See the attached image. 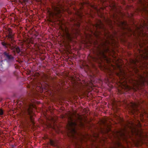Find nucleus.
I'll return each instance as SVG.
<instances>
[{
    "mask_svg": "<svg viewBox=\"0 0 148 148\" xmlns=\"http://www.w3.org/2000/svg\"><path fill=\"white\" fill-rule=\"evenodd\" d=\"M111 68H110L108 70V72L109 73V75H110V78L112 77V76H111V75H113V73H114V71L112 69L114 70L115 69V66L113 65H112L111 67Z\"/></svg>",
    "mask_w": 148,
    "mask_h": 148,
    "instance_id": "nucleus-13",
    "label": "nucleus"
},
{
    "mask_svg": "<svg viewBox=\"0 0 148 148\" xmlns=\"http://www.w3.org/2000/svg\"><path fill=\"white\" fill-rule=\"evenodd\" d=\"M116 16H115V15H114V16H113V18H114V22H115V21H116Z\"/></svg>",
    "mask_w": 148,
    "mask_h": 148,
    "instance_id": "nucleus-25",
    "label": "nucleus"
},
{
    "mask_svg": "<svg viewBox=\"0 0 148 148\" xmlns=\"http://www.w3.org/2000/svg\"><path fill=\"white\" fill-rule=\"evenodd\" d=\"M110 6L111 8V9L112 10L115 11L116 10L115 4L114 2H112L111 3H110Z\"/></svg>",
    "mask_w": 148,
    "mask_h": 148,
    "instance_id": "nucleus-14",
    "label": "nucleus"
},
{
    "mask_svg": "<svg viewBox=\"0 0 148 148\" xmlns=\"http://www.w3.org/2000/svg\"><path fill=\"white\" fill-rule=\"evenodd\" d=\"M50 144L51 145H53V146L54 145V142L53 140H50Z\"/></svg>",
    "mask_w": 148,
    "mask_h": 148,
    "instance_id": "nucleus-20",
    "label": "nucleus"
},
{
    "mask_svg": "<svg viewBox=\"0 0 148 148\" xmlns=\"http://www.w3.org/2000/svg\"><path fill=\"white\" fill-rule=\"evenodd\" d=\"M140 3L143 6L144 11L148 10V0H140ZM117 25L123 29L127 30L128 32L132 33L134 35L137 34L139 37H141V39L139 42V45L141 49L147 48L146 44L148 43V34L145 33L140 27H137L134 32H133L132 30L128 27L127 23L125 21L118 22Z\"/></svg>",
    "mask_w": 148,
    "mask_h": 148,
    "instance_id": "nucleus-3",
    "label": "nucleus"
},
{
    "mask_svg": "<svg viewBox=\"0 0 148 148\" xmlns=\"http://www.w3.org/2000/svg\"><path fill=\"white\" fill-rule=\"evenodd\" d=\"M128 126L130 127L131 131L130 133H128L125 128L121 129L119 131L112 132L113 137L119 140L116 143V147L119 148H127L122 145L120 141L122 140L127 143H128L127 140L128 138H131L132 136L134 137H138L142 140L144 139L145 135L143 131L137 128V127H141V125L139 121L138 122L137 126H135L134 123H132L130 126L129 125Z\"/></svg>",
    "mask_w": 148,
    "mask_h": 148,
    "instance_id": "nucleus-1",
    "label": "nucleus"
},
{
    "mask_svg": "<svg viewBox=\"0 0 148 148\" xmlns=\"http://www.w3.org/2000/svg\"><path fill=\"white\" fill-rule=\"evenodd\" d=\"M138 105L139 103H136L132 102L130 103L128 105L129 112L132 114H138L140 112L137 108Z\"/></svg>",
    "mask_w": 148,
    "mask_h": 148,
    "instance_id": "nucleus-8",
    "label": "nucleus"
},
{
    "mask_svg": "<svg viewBox=\"0 0 148 148\" xmlns=\"http://www.w3.org/2000/svg\"><path fill=\"white\" fill-rule=\"evenodd\" d=\"M59 22L60 25V28L61 29L60 34L68 40L71 41L73 38L75 37L77 35L79 34L80 31L79 28L80 25L79 22H75L74 26L73 28V31L71 34L69 33L68 28L65 26H63V22L60 20H59Z\"/></svg>",
    "mask_w": 148,
    "mask_h": 148,
    "instance_id": "nucleus-5",
    "label": "nucleus"
},
{
    "mask_svg": "<svg viewBox=\"0 0 148 148\" xmlns=\"http://www.w3.org/2000/svg\"><path fill=\"white\" fill-rule=\"evenodd\" d=\"M143 26H146V25L145 24V23H144V24L143 25Z\"/></svg>",
    "mask_w": 148,
    "mask_h": 148,
    "instance_id": "nucleus-28",
    "label": "nucleus"
},
{
    "mask_svg": "<svg viewBox=\"0 0 148 148\" xmlns=\"http://www.w3.org/2000/svg\"><path fill=\"white\" fill-rule=\"evenodd\" d=\"M93 27H95L96 29L97 28L103 29H104V26L103 23L100 20H99L97 23H96L95 25ZM92 34H93L97 38H98L101 34V33L96 30L95 32H94L92 30H90Z\"/></svg>",
    "mask_w": 148,
    "mask_h": 148,
    "instance_id": "nucleus-7",
    "label": "nucleus"
},
{
    "mask_svg": "<svg viewBox=\"0 0 148 148\" xmlns=\"http://www.w3.org/2000/svg\"><path fill=\"white\" fill-rule=\"evenodd\" d=\"M145 115H147V113L145 112H144L143 114H140V117H141V120L142 117L143 116H145Z\"/></svg>",
    "mask_w": 148,
    "mask_h": 148,
    "instance_id": "nucleus-18",
    "label": "nucleus"
},
{
    "mask_svg": "<svg viewBox=\"0 0 148 148\" xmlns=\"http://www.w3.org/2000/svg\"><path fill=\"white\" fill-rule=\"evenodd\" d=\"M49 21H50L51 22H52V19H51V18H50Z\"/></svg>",
    "mask_w": 148,
    "mask_h": 148,
    "instance_id": "nucleus-27",
    "label": "nucleus"
},
{
    "mask_svg": "<svg viewBox=\"0 0 148 148\" xmlns=\"http://www.w3.org/2000/svg\"><path fill=\"white\" fill-rule=\"evenodd\" d=\"M53 11H51L50 9H48V12L50 18L54 19L56 18H60L61 16V14L62 12L67 11L66 9H65L63 6L58 5L56 7L53 8Z\"/></svg>",
    "mask_w": 148,
    "mask_h": 148,
    "instance_id": "nucleus-6",
    "label": "nucleus"
},
{
    "mask_svg": "<svg viewBox=\"0 0 148 148\" xmlns=\"http://www.w3.org/2000/svg\"><path fill=\"white\" fill-rule=\"evenodd\" d=\"M35 106L34 105H30L29 106L28 110V112L29 115L30 116V119L32 123L33 124H34V119L32 118V116L34 115L32 110L33 108H35Z\"/></svg>",
    "mask_w": 148,
    "mask_h": 148,
    "instance_id": "nucleus-10",
    "label": "nucleus"
},
{
    "mask_svg": "<svg viewBox=\"0 0 148 148\" xmlns=\"http://www.w3.org/2000/svg\"><path fill=\"white\" fill-rule=\"evenodd\" d=\"M107 121V119L106 118H105V119H104L103 120H101V123L103 125H106Z\"/></svg>",
    "mask_w": 148,
    "mask_h": 148,
    "instance_id": "nucleus-17",
    "label": "nucleus"
},
{
    "mask_svg": "<svg viewBox=\"0 0 148 148\" xmlns=\"http://www.w3.org/2000/svg\"><path fill=\"white\" fill-rule=\"evenodd\" d=\"M1 44L5 48L10 47L11 49L13 50V51L14 52H16L17 53H18L20 52V49L17 46L14 47L11 46L10 44H7L4 42H1Z\"/></svg>",
    "mask_w": 148,
    "mask_h": 148,
    "instance_id": "nucleus-9",
    "label": "nucleus"
},
{
    "mask_svg": "<svg viewBox=\"0 0 148 148\" xmlns=\"http://www.w3.org/2000/svg\"><path fill=\"white\" fill-rule=\"evenodd\" d=\"M92 35L88 34L86 35V41H87V43H89L90 44H91L92 43Z\"/></svg>",
    "mask_w": 148,
    "mask_h": 148,
    "instance_id": "nucleus-11",
    "label": "nucleus"
},
{
    "mask_svg": "<svg viewBox=\"0 0 148 148\" xmlns=\"http://www.w3.org/2000/svg\"><path fill=\"white\" fill-rule=\"evenodd\" d=\"M120 60V62H121V60Z\"/></svg>",
    "mask_w": 148,
    "mask_h": 148,
    "instance_id": "nucleus-30",
    "label": "nucleus"
},
{
    "mask_svg": "<svg viewBox=\"0 0 148 148\" xmlns=\"http://www.w3.org/2000/svg\"><path fill=\"white\" fill-rule=\"evenodd\" d=\"M3 114V111L2 109H0V116Z\"/></svg>",
    "mask_w": 148,
    "mask_h": 148,
    "instance_id": "nucleus-22",
    "label": "nucleus"
},
{
    "mask_svg": "<svg viewBox=\"0 0 148 148\" xmlns=\"http://www.w3.org/2000/svg\"><path fill=\"white\" fill-rule=\"evenodd\" d=\"M113 57H114L115 58H116V56H113Z\"/></svg>",
    "mask_w": 148,
    "mask_h": 148,
    "instance_id": "nucleus-29",
    "label": "nucleus"
},
{
    "mask_svg": "<svg viewBox=\"0 0 148 148\" xmlns=\"http://www.w3.org/2000/svg\"><path fill=\"white\" fill-rule=\"evenodd\" d=\"M105 41L99 45L96 58H92V60L100 63L105 61L107 63H109L111 59L107 57L106 53L109 52V45H115L116 40L115 39V35L111 34L108 32L104 33Z\"/></svg>",
    "mask_w": 148,
    "mask_h": 148,
    "instance_id": "nucleus-2",
    "label": "nucleus"
},
{
    "mask_svg": "<svg viewBox=\"0 0 148 148\" xmlns=\"http://www.w3.org/2000/svg\"><path fill=\"white\" fill-rule=\"evenodd\" d=\"M111 130V126L110 125H109L108 127V129L107 131V132L108 133Z\"/></svg>",
    "mask_w": 148,
    "mask_h": 148,
    "instance_id": "nucleus-19",
    "label": "nucleus"
},
{
    "mask_svg": "<svg viewBox=\"0 0 148 148\" xmlns=\"http://www.w3.org/2000/svg\"><path fill=\"white\" fill-rule=\"evenodd\" d=\"M6 57L9 59H10L12 58V56L11 55H8Z\"/></svg>",
    "mask_w": 148,
    "mask_h": 148,
    "instance_id": "nucleus-24",
    "label": "nucleus"
},
{
    "mask_svg": "<svg viewBox=\"0 0 148 148\" xmlns=\"http://www.w3.org/2000/svg\"><path fill=\"white\" fill-rule=\"evenodd\" d=\"M68 124L67 125V128L68 130V135L74 139H79L82 141L84 140V136H79L76 133L75 128L77 126L82 127L84 123L82 121V116L79 115L77 114L74 112L73 113L70 112L68 114Z\"/></svg>",
    "mask_w": 148,
    "mask_h": 148,
    "instance_id": "nucleus-4",
    "label": "nucleus"
},
{
    "mask_svg": "<svg viewBox=\"0 0 148 148\" xmlns=\"http://www.w3.org/2000/svg\"><path fill=\"white\" fill-rule=\"evenodd\" d=\"M8 34L7 36L9 38L11 39L12 41V43L14 39V34L12 33V30L10 29H8Z\"/></svg>",
    "mask_w": 148,
    "mask_h": 148,
    "instance_id": "nucleus-12",
    "label": "nucleus"
},
{
    "mask_svg": "<svg viewBox=\"0 0 148 148\" xmlns=\"http://www.w3.org/2000/svg\"><path fill=\"white\" fill-rule=\"evenodd\" d=\"M101 2H104L105 1H106V0H100Z\"/></svg>",
    "mask_w": 148,
    "mask_h": 148,
    "instance_id": "nucleus-26",
    "label": "nucleus"
},
{
    "mask_svg": "<svg viewBox=\"0 0 148 148\" xmlns=\"http://www.w3.org/2000/svg\"><path fill=\"white\" fill-rule=\"evenodd\" d=\"M27 2V0H23L22 2L23 5H25Z\"/></svg>",
    "mask_w": 148,
    "mask_h": 148,
    "instance_id": "nucleus-21",
    "label": "nucleus"
},
{
    "mask_svg": "<svg viewBox=\"0 0 148 148\" xmlns=\"http://www.w3.org/2000/svg\"><path fill=\"white\" fill-rule=\"evenodd\" d=\"M3 54L7 57L9 55V53L6 52H5L3 53Z\"/></svg>",
    "mask_w": 148,
    "mask_h": 148,
    "instance_id": "nucleus-23",
    "label": "nucleus"
},
{
    "mask_svg": "<svg viewBox=\"0 0 148 148\" xmlns=\"http://www.w3.org/2000/svg\"><path fill=\"white\" fill-rule=\"evenodd\" d=\"M94 8L96 10L98 14L100 13L101 15L102 14V11L104 9L102 8H101L98 10V7H94Z\"/></svg>",
    "mask_w": 148,
    "mask_h": 148,
    "instance_id": "nucleus-15",
    "label": "nucleus"
},
{
    "mask_svg": "<svg viewBox=\"0 0 148 148\" xmlns=\"http://www.w3.org/2000/svg\"><path fill=\"white\" fill-rule=\"evenodd\" d=\"M106 23L109 25H111L112 24V22L110 19L108 18L106 20Z\"/></svg>",
    "mask_w": 148,
    "mask_h": 148,
    "instance_id": "nucleus-16",
    "label": "nucleus"
}]
</instances>
